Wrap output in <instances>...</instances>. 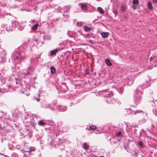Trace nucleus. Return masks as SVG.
<instances>
[{
  "label": "nucleus",
  "instance_id": "56",
  "mask_svg": "<svg viewBox=\"0 0 157 157\" xmlns=\"http://www.w3.org/2000/svg\"><path fill=\"white\" fill-rule=\"evenodd\" d=\"M128 123H126L125 124L126 125H127V127H128V125H127Z\"/></svg>",
  "mask_w": 157,
  "mask_h": 157
},
{
  "label": "nucleus",
  "instance_id": "30",
  "mask_svg": "<svg viewBox=\"0 0 157 157\" xmlns=\"http://www.w3.org/2000/svg\"><path fill=\"white\" fill-rule=\"evenodd\" d=\"M11 78V79H10V78L9 79V80H15V81L16 82V84H17V82L16 81V77H14V75H11L9 77V78L10 77Z\"/></svg>",
  "mask_w": 157,
  "mask_h": 157
},
{
  "label": "nucleus",
  "instance_id": "55",
  "mask_svg": "<svg viewBox=\"0 0 157 157\" xmlns=\"http://www.w3.org/2000/svg\"><path fill=\"white\" fill-rule=\"evenodd\" d=\"M0 155H4V154H2V153H0Z\"/></svg>",
  "mask_w": 157,
  "mask_h": 157
},
{
  "label": "nucleus",
  "instance_id": "38",
  "mask_svg": "<svg viewBox=\"0 0 157 157\" xmlns=\"http://www.w3.org/2000/svg\"><path fill=\"white\" fill-rule=\"evenodd\" d=\"M132 3L133 4H138V0H133Z\"/></svg>",
  "mask_w": 157,
  "mask_h": 157
},
{
  "label": "nucleus",
  "instance_id": "42",
  "mask_svg": "<svg viewBox=\"0 0 157 157\" xmlns=\"http://www.w3.org/2000/svg\"><path fill=\"white\" fill-rule=\"evenodd\" d=\"M63 16L64 17H66L67 18L69 17V15L66 14V13H64L63 14Z\"/></svg>",
  "mask_w": 157,
  "mask_h": 157
},
{
  "label": "nucleus",
  "instance_id": "13",
  "mask_svg": "<svg viewBox=\"0 0 157 157\" xmlns=\"http://www.w3.org/2000/svg\"><path fill=\"white\" fill-rule=\"evenodd\" d=\"M80 8L82 10L84 11L86 10L88 7V6L85 3H80Z\"/></svg>",
  "mask_w": 157,
  "mask_h": 157
},
{
  "label": "nucleus",
  "instance_id": "26",
  "mask_svg": "<svg viewBox=\"0 0 157 157\" xmlns=\"http://www.w3.org/2000/svg\"><path fill=\"white\" fill-rule=\"evenodd\" d=\"M89 147V145L86 143L83 144V148L85 150H88Z\"/></svg>",
  "mask_w": 157,
  "mask_h": 157
},
{
  "label": "nucleus",
  "instance_id": "1",
  "mask_svg": "<svg viewBox=\"0 0 157 157\" xmlns=\"http://www.w3.org/2000/svg\"><path fill=\"white\" fill-rule=\"evenodd\" d=\"M20 49L21 51L16 49L13 52L11 55V58L12 59L18 60L20 62L24 58L25 52L27 49L26 46H20Z\"/></svg>",
  "mask_w": 157,
  "mask_h": 157
},
{
  "label": "nucleus",
  "instance_id": "22",
  "mask_svg": "<svg viewBox=\"0 0 157 157\" xmlns=\"http://www.w3.org/2000/svg\"><path fill=\"white\" fill-rule=\"evenodd\" d=\"M105 63L108 66H110L112 65V63L108 59H106L105 60Z\"/></svg>",
  "mask_w": 157,
  "mask_h": 157
},
{
  "label": "nucleus",
  "instance_id": "15",
  "mask_svg": "<svg viewBox=\"0 0 157 157\" xmlns=\"http://www.w3.org/2000/svg\"><path fill=\"white\" fill-rule=\"evenodd\" d=\"M47 121L44 120H41L39 121L38 122V124L40 126H44L47 124Z\"/></svg>",
  "mask_w": 157,
  "mask_h": 157
},
{
  "label": "nucleus",
  "instance_id": "3",
  "mask_svg": "<svg viewBox=\"0 0 157 157\" xmlns=\"http://www.w3.org/2000/svg\"><path fill=\"white\" fill-rule=\"evenodd\" d=\"M143 93L142 91H140V93L137 91L135 92L133 97V101L136 105L141 101L142 99L141 95Z\"/></svg>",
  "mask_w": 157,
  "mask_h": 157
},
{
  "label": "nucleus",
  "instance_id": "20",
  "mask_svg": "<svg viewBox=\"0 0 157 157\" xmlns=\"http://www.w3.org/2000/svg\"><path fill=\"white\" fill-rule=\"evenodd\" d=\"M14 29L13 26H8V25H6V29L9 32L13 31Z\"/></svg>",
  "mask_w": 157,
  "mask_h": 157
},
{
  "label": "nucleus",
  "instance_id": "36",
  "mask_svg": "<svg viewBox=\"0 0 157 157\" xmlns=\"http://www.w3.org/2000/svg\"><path fill=\"white\" fill-rule=\"evenodd\" d=\"M110 140H111V141L110 142L111 144H113V143H115V140L114 138H112V139H110Z\"/></svg>",
  "mask_w": 157,
  "mask_h": 157
},
{
  "label": "nucleus",
  "instance_id": "45",
  "mask_svg": "<svg viewBox=\"0 0 157 157\" xmlns=\"http://www.w3.org/2000/svg\"><path fill=\"white\" fill-rule=\"evenodd\" d=\"M64 9H66V11L67 12V11H69V8L68 7H67V6H65L64 8Z\"/></svg>",
  "mask_w": 157,
  "mask_h": 157
},
{
  "label": "nucleus",
  "instance_id": "21",
  "mask_svg": "<svg viewBox=\"0 0 157 157\" xmlns=\"http://www.w3.org/2000/svg\"><path fill=\"white\" fill-rule=\"evenodd\" d=\"M101 35L103 38H105L108 36L109 33L108 32H102L101 33Z\"/></svg>",
  "mask_w": 157,
  "mask_h": 157
},
{
  "label": "nucleus",
  "instance_id": "51",
  "mask_svg": "<svg viewBox=\"0 0 157 157\" xmlns=\"http://www.w3.org/2000/svg\"><path fill=\"white\" fill-rule=\"evenodd\" d=\"M6 86L8 88H10V85L8 84Z\"/></svg>",
  "mask_w": 157,
  "mask_h": 157
},
{
  "label": "nucleus",
  "instance_id": "59",
  "mask_svg": "<svg viewBox=\"0 0 157 157\" xmlns=\"http://www.w3.org/2000/svg\"><path fill=\"white\" fill-rule=\"evenodd\" d=\"M38 96L39 97L40 96V95L39 94H38Z\"/></svg>",
  "mask_w": 157,
  "mask_h": 157
},
{
  "label": "nucleus",
  "instance_id": "28",
  "mask_svg": "<svg viewBox=\"0 0 157 157\" xmlns=\"http://www.w3.org/2000/svg\"><path fill=\"white\" fill-rule=\"evenodd\" d=\"M146 121V119L144 118H143L139 120V123L140 124H142L144 123Z\"/></svg>",
  "mask_w": 157,
  "mask_h": 157
},
{
  "label": "nucleus",
  "instance_id": "25",
  "mask_svg": "<svg viewBox=\"0 0 157 157\" xmlns=\"http://www.w3.org/2000/svg\"><path fill=\"white\" fill-rule=\"evenodd\" d=\"M147 6L149 10H151L153 9V7L152 6L151 3L150 2H148Z\"/></svg>",
  "mask_w": 157,
  "mask_h": 157
},
{
  "label": "nucleus",
  "instance_id": "8",
  "mask_svg": "<svg viewBox=\"0 0 157 157\" xmlns=\"http://www.w3.org/2000/svg\"><path fill=\"white\" fill-rule=\"evenodd\" d=\"M55 105L56 106V110H58L60 112H63L65 111L67 109V108L64 106H57L56 105V102L55 101Z\"/></svg>",
  "mask_w": 157,
  "mask_h": 157
},
{
  "label": "nucleus",
  "instance_id": "11",
  "mask_svg": "<svg viewBox=\"0 0 157 157\" xmlns=\"http://www.w3.org/2000/svg\"><path fill=\"white\" fill-rule=\"evenodd\" d=\"M50 144L52 148L55 147L56 148H57L58 144H57V142L55 140H53L52 141L50 142Z\"/></svg>",
  "mask_w": 157,
  "mask_h": 157
},
{
  "label": "nucleus",
  "instance_id": "48",
  "mask_svg": "<svg viewBox=\"0 0 157 157\" xmlns=\"http://www.w3.org/2000/svg\"><path fill=\"white\" fill-rule=\"evenodd\" d=\"M113 13L114 15L116 16L117 14V12L116 11H113Z\"/></svg>",
  "mask_w": 157,
  "mask_h": 157
},
{
  "label": "nucleus",
  "instance_id": "18",
  "mask_svg": "<svg viewBox=\"0 0 157 157\" xmlns=\"http://www.w3.org/2000/svg\"><path fill=\"white\" fill-rule=\"evenodd\" d=\"M106 101L108 103L113 104L115 103V100L114 98L109 99L106 100Z\"/></svg>",
  "mask_w": 157,
  "mask_h": 157
},
{
  "label": "nucleus",
  "instance_id": "40",
  "mask_svg": "<svg viewBox=\"0 0 157 157\" xmlns=\"http://www.w3.org/2000/svg\"><path fill=\"white\" fill-rule=\"evenodd\" d=\"M33 100H36V101L37 102L39 101H40V98H36L35 97H34V98H33Z\"/></svg>",
  "mask_w": 157,
  "mask_h": 157
},
{
  "label": "nucleus",
  "instance_id": "29",
  "mask_svg": "<svg viewBox=\"0 0 157 157\" xmlns=\"http://www.w3.org/2000/svg\"><path fill=\"white\" fill-rule=\"evenodd\" d=\"M84 29L85 31L88 32L91 30V28L87 26H85L84 27Z\"/></svg>",
  "mask_w": 157,
  "mask_h": 157
},
{
  "label": "nucleus",
  "instance_id": "5",
  "mask_svg": "<svg viewBox=\"0 0 157 157\" xmlns=\"http://www.w3.org/2000/svg\"><path fill=\"white\" fill-rule=\"evenodd\" d=\"M50 128L51 131V133H54L56 136L59 135L62 133V131H61L60 128H58L56 126H52Z\"/></svg>",
  "mask_w": 157,
  "mask_h": 157
},
{
  "label": "nucleus",
  "instance_id": "50",
  "mask_svg": "<svg viewBox=\"0 0 157 157\" xmlns=\"http://www.w3.org/2000/svg\"><path fill=\"white\" fill-rule=\"evenodd\" d=\"M22 92L24 94H25L26 95V94H27V93L26 92H25V90L24 91H23Z\"/></svg>",
  "mask_w": 157,
  "mask_h": 157
},
{
  "label": "nucleus",
  "instance_id": "24",
  "mask_svg": "<svg viewBox=\"0 0 157 157\" xmlns=\"http://www.w3.org/2000/svg\"><path fill=\"white\" fill-rule=\"evenodd\" d=\"M50 69H51V72L52 74H54L55 73L56 71V70L55 67H53V66L51 67V68H50Z\"/></svg>",
  "mask_w": 157,
  "mask_h": 157
},
{
  "label": "nucleus",
  "instance_id": "35",
  "mask_svg": "<svg viewBox=\"0 0 157 157\" xmlns=\"http://www.w3.org/2000/svg\"><path fill=\"white\" fill-rule=\"evenodd\" d=\"M83 22H78L77 23V25L79 27H81L82 26Z\"/></svg>",
  "mask_w": 157,
  "mask_h": 157
},
{
  "label": "nucleus",
  "instance_id": "52",
  "mask_svg": "<svg viewBox=\"0 0 157 157\" xmlns=\"http://www.w3.org/2000/svg\"><path fill=\"white\" fill-rule=\"evenodd\" d=\"M153 58L152 57H151L150 58V61H151L153 59Z\"/></svg>",
  "mask_w": 157,
  "mask_h": 157
},
{
  "label": "nucleus",
  "instance_id": "62",
  "mask_svg": "<svg viewBox=\"0 0 157 157\" xmlns=\"http://www.w3.org/2000/svg\"><path fill=\"white\" fill-rule=\"evenodd\" d=\"M61 91H63V90H61ZM63 91H64V90H63Z\"/></svg>",
  "mask_w": 157,
  "mask_h": 157
},
{
  "label": "nucleus",
  "instance_id": "6",
  "mask_svg": "<svg viewBox=\"0 0 157 157\" xmlns=\"http://www.w3.org/2000/svg\"><path fill=\"white\" fill-rule=\"evenodd\" d=\"M132 155L133 157H144L143 155L139 153V151L136 149H134L132 151Z\"/></svg>",
  "mask_w": 157,
  "mask_h": 157
},
{
  "label": "nucleus",
  "instance_id": "47",
  "mask_svg": "<svg viewBox=\"0 0 157 157\" xmlns=\"http://www.w3.org/2000/svg\"><path fill=\"white\" fill-rule=\"evenodd\" d=\"M153 2L154 4L157 3V0H153Z\"/></svg>",
  "mask_w": 157,
  "mask_h": 157
},
{
  "label": "nucleus",
  "instance_id": "49",
  "mask_svg": "<svg viewBox=\"0 0 157 157\" xmlns=\"http://www.w3.org/2000/svg\"><path fill=\"white\" fill-rule=\"evenodd\" d=\"M122 90H123L122 88L120 89V91H121V92H120V91L118 90L119 92L120 93V94H122V92H123Z\"/></svg>",
  "mask_w": 157,
  "mask_h": 157
},
{
  "label": "nucleus",
  "instance_id": "19",
  "mask_svg": "<svg viewBox=\"0 0 157 157\" xmlns=\"http://www.w3.org/2000/svg\"><path fill=\"white\" fill-rule=\"evenodd\" d=\"M36 150V148L34 147H30L28 150L25 151L26 152H31L32 151H34Z\"/></svg>",
  "mask_w": 157,
  "mask_h": 157
},
{
  "label": "nucleus",
  "instance_id": "57",
  "mask_svg": "<svg viewBox=\"0 0 157 157\" xmlns=\"http://www.w3.org/2000/svg\"><path fill=\"white\" fill-rule=\"evenodd\" d=\"M63 85L64 86H65V84L64 83H63Z\"/></svg>",
  "mask_w": 157,
  "mask_h": 157
},
{
  "label": "nucleus",
  "instance_id": "46",
  "mask_svg": "<svg viewBox=\"0 0 157 157\" xmlns=\"http://www.w3.org/2000/svg\"><path fill=\"white\" fill-rule=\"evenodd\" d=\"M128 113H127V114H130V113H132L131 110H130V109H128Z\"/></svg>",
  "mask_w": 157,
  "mask_h": 157
},
{
  "label": "nucleus",
  "instance_id": "9",
  "mask_svg": "<svg viewBox=\"0 0 157 157\" xmlns=\"http://www.w3.org/2000/svg\"><path fill=\"white\" fill-rule=\"evenodd\" d=\"M104 91L105 92V93L103 94V96L104 97L109 98L113 96V95L112 91H108L106 90H104Z\"/></svg>",
  "mask_w": 157,
  "mask_h": 157
},
{
  "label": "nucleus",
  "instance_id": "64",
  "mask_svg": "<svg viewBox=\"0 0 157 157\" xmlns=\"http://www.w3.org/2000/svg\"><path fill=\"white\" fill-rule=\"evenodd\" d=\"M1 94V92H0V95Z\"/></svg>",
  "mask_w": 157,
  "mask_h": 157
},
{
  "label": "nucleus",
  "instance_id": "54",
  "mask_svg": "<svg viewBox=\"0 0 157 157\" xmlns=\"http://www.w3.org/2000/svg\"><path fill=\"white\" fill-rule=\"evenodd\" d=\"M16 148H17V149H19V146H17L16 147Z\"/></svg>",
  "mask_w": 157,
  "mask_h": 157
},
{
  "label": "nucleus",
  "instance_id": "16",
  "mask_svg": "<svg viewBox=\"0 0 157 157\" xmlns=\"http://www.w3.org/2000/svg\"><path fill=\"white\" fill-rule=\"evenodd\" d=\"M63 142L64 141L63 140V141H61V142L62 143L61 144L59 143L57 147H58L61 150H63L64 148V144L63 143Z\"/></svg>",
  "mask_w": 157,
  "mask_h": 157
},
{
  "label": "nucleus",
  "instance_id": "17",
  "mask_svg": "<svg viewBox=\"0 0 157 157\" xmlns=\"http://www.w3.org/2000/svg\"><path fill=\"white\" fill-rule=\"evenodd\" d=\"M59 49H58L57 48L52 50L50 52L51 56H52L54 55H55L56 54V53L59 52Z\"/></svg>",
  "mask_w": 157,
  "mask_h": 157
},
{
  "label": "nucleus",
  "instance_id": "33",
  "mask_svg": "<svg viewBox=\"0 0 157 157\" xmlns=\"http://www.w3.org/2000/svg\"><path fill=\"white\" fill-rule=\"evenodd\" d=\"M38 25L37 24H36L34 25H33L32 27V29L33 30H35L37 28Z\"/></svg>",
  "mask_w": 157,
  "mask_h": 157
},
{
  "label": "nucleus",
  "instance_id": "58",
  "mask_svg": "<svg viewBox=\"0 0 157 157\" xmlns=\"http://www.w3.org/2000/svg\"><path fill=\"white\" fill-rule=\"evenodd\" d=\"M4 155V157H7V155Z\"/></svg>",
  "mask_w": 157,
  "mask_h": 157
},
{
  "label": "nucleus",
  "instance_id": "37",
  "mask_svg": "<svg viewBox=\"0 0 157 157\" xmlns=\"http://www.w3.org/2000/svg\"><path fill=\"white\" fill-rule=\"evenodd\" d=\"M88 42L90 43L91 44H94L95 43L96 41H93L92 40H88Z\"/></svg>",
  "mask_w": 157,
  "mask_h": 157
},
{
  "label": "nucleus",
  "instance_id": "31",
  "mask_svg": "<svg viewBox=\"0 0 157 157\" xmlns=\"http://www.w3.org/2000/svg\"><path fill=\"white\" fill-rule=\"evenodd\" d=\"M97 128V126L94 125H92L90 126V130H94Z\"/></svg>",
  "mask_w": 157,
  "mask_h": 157
},
{
  "label": "nucleus",
  "instance_id": "60",
  "mask_svg": "<svg viewBox=\"0 0 157 157\" xmlns=\"http://www.w3.org/2000/svg\"><path fill=\"white\" fill-rule=\"evenodd\" d=\"M99 157H104L103 156H100Z\"/></svg>",
  "mask_w": 157,
  "mask_h": 157
},
{
  "label": "nucleus",
  "instance_id": "12",
  "mask_svg": "<svg viewBox=\"0 0 157 157\" xmlns=\"http://www.w3.org/2000/svg\"><path fill=\"white\" fill-rule=\"evenodd\" d=\"M20 24L19 22L13 20L12 22V26L13 27L14 29L17 27L18 28V26Z\"/></svg>",
  "mask_w": 157,
  "mask_h": 157
},
{
  "label": "nucleus",
  "instance_id": "32",
  "mask_svg": "<svg viewBox=\"0 0 157 157\" xmlns=\"http://www.w3.org/2000/svg\"><path fill=\"white\" fill-rule=\"evenodd\" d=\"M133 79H132V80H130L128 81L127 83L128 85H131L132 84L133 82Z\"/></svg>",
  "mask_w": 157,
  "mask_h": 157
},
{
  "label": "nucleus",
  "instance_id": "7",
  "mask_svg": "<svg viewBox=\"0 0 157 157\" xmlns=\"http://www.w3.org/2000/svg\"><path fill=\"white\" fill-rule=\"evenodd\" d=\"M6 53L4 50H2L0 53V62H4L6 60Z\"/></svg>",
  "mask_w": 157,
  "mask_h": 157
},
{
  "label": "nucleus",
  "instance_id": "41",
  "mask_svg": "<svg viewBox=\"0 0 157 157\" xmlns=\"http://www.w3.org/2000/svg\"><path fill=\"white\" fill-rule=\"evenodd\" d=\"M121 132H118L117 133V136L118 137L120 136L121 135Z\"/></svg>",
  "mask_w": 157,
  "mask_h": 157
},
{
  "label": "nucleus",
  "instance_id": "2",
  "mask_svg": "<svg viewBox=\"0 0 157 157\" xmlns=\"http://www.w3.org/2000/svg\"><path fill=\"white\" fill-rule=\"evenodd\" d=\"M41 106L45 109H49L51 110H56V106L55 105V101L51 104H48L45 101L41 102Z\"/></svg>",
  "mask_w": 157,
  "mask_h": 157
},
{
  "label": "nucleus",
  "instance_id": "34",
  "mask_svg": "<svg viewBox=\"0 0 157 157\" xmlns=\"http://www.w3.org/2000/svg\"><path fill=\"white\" fill-rule=\"evenodd\" d=\"M143 112L142 110H137L136 111H135L134 112V115H136L138 113H143Z\"/></svg>",
  "mask_w": 157,
  "mask_h": 157
},
{
  "label": "nucleus",
  "instance_id": "27",
  "mask_svg": "<svg viewBox=\"0 0 157 157\" xmlns=\"http://www.w3.org/2000/svg\"><path fill=\"white\" fill-rule=\"evenodd\" d=\"M24 27L21 24H20L18 26L17 29L19 31H22L24 29Z\"/></svg>",
  "mask_w": 157,
  "mask_h": 157
},
{
  "label": "nucleus",
  "instance_id": "63",
  "mask_svg": "<svg viewBox=\"0 0 157 157\" xmlns=\"http://www.w3.org/2000/svg\"><path fill=\"white\" fill-rule=\"evenodd\" d=\"M118 104H120V102H118Z\"/></svg>",
  "mask_w": 157,
  "mask_h": 157
},
{
  "label": "nucleus",
  "instance_id": "39",
  "mask_svg": "<svg viewBox=\"0 0 157 157\" xmlns=\"http://www.w3.org/2000/svg\"><path fill=\"white\" fill-rule=\"evenodd\" d=\"M139 145L141 147H143V143L141 141L139 142Z\"/></svg>",
  "mask_w": 157,
  "mask_h": 157
},
{
  "label": "nucleus",
  "instance_id": "53",
  "mask_svg": "<svg viewBox=\"0 0 157 157\" xmlns=\"http://www.w3.org/2000/svg\"><path fill=\"white\" fill-rule=\"evenodd\" d=\"M133 9H136V7L135 6H133Z\"/></svg>",
  "mask_w": 157,
  "mask_h": 157
},
{
  "label": "nucleus",
  "instance_id": "10",
  "mask_svg": "<svg viewBox=\"0 0 157 157\" xmlns=\"http://www.w3.org/2000/svg\"><path fill=\"white\" fill-rule=\"evenodd\" d=\"M147 86L144 84L139 85L138 86L136 91L140 93V91H142L141 90L145 88Z\"/></svg>",
  "mask_w": 157,
  "mask_h": 157
},
{
  "label": "nucleus",
  "instance_id": "23",
  "mask_svg": "<svg viewBox=\"0 0 157 157\" xmlns=\"http://www.w3.org/2000/svg\"><path fill=\"white\" fill-rule=\"evenodd\" d=\"M98 10L99 12L102 14H104L105 13V11L103 9L100 7H99L98 8Z\"/></svg>",
  "mask_w": 157,
  "mask_h": 157
},
{
  "label": "nucleus",
  "instance_id": "61",
  "mask_svg": "<svg viewBox=\"0 0 157 157\" xmlns=\"http://www.w3.org/2000/svg\"><path fill=\"white\" fill-rule=\"evenodd\" d=\"M129 77H128V80H129Z\"/></svg>",
  "mask_w": 157,
  "mask_h": 157
},
{
  "label": "nucleus",
  "instance_id": "43",
  "mask_svg": "<svg viewBox=\"0 0 157 157\" xmlns=\"http://www.w3.org/2000/svg\"><path fill=\"white\" fill-rule=\"evenodd\" d=\"M1 26L4 29H6V25L5 24H2V25H1Z\"/></svg>",
  "mask_w": 157,
  "mask_h": 157
},
{
  "label": "nucleus",
  "instance_id": "4",
  "mask_svg": "<svg viewBox=\"0 0 157 157\" xmlns=\"http://www.w3.org/2000/svg\"><path fill=\"white\" fill-rule=\"evenodd\" d=\"M35 119H37V116H33L32 114H27L25 117V122L29 123L30 125L33 123L35 121Z\"/></svg>",
  "mask_w": 157,
  "mask_h": 157
},
{
  "label": "nucleus",
  "instance_id": "44",
  "mask_svg": "<svg viewBox=\"0 0 157 157\" xmlns=\"http://www.w3.org/2000/svg\"><path fill=\"white\" fill-rule=\"evenodd\" d=\"M125 8V6H122L121 7V10L122 11H123L124 10Z\"/></svg>",
  "mask_w": 157,
  "mask_h": 157
},
{
  "label": "nucleus",
  "instance_id": "14",
  "mask_svg": "<svg viewBox=\"0 0 157 157\" xmlns=\"http://www.w3.org/2000/svg\"><path fill=\"white\" fill-rule=\"evenodd\" d=\"M31 68V66H29L26 69H24L23 71V73L25 75H27L29 73L30 71V68Z\"/></svg>",
  "mask_w": 157,
  "mask_h": 157
}]
</instances>
